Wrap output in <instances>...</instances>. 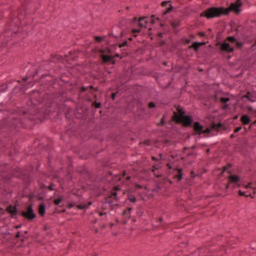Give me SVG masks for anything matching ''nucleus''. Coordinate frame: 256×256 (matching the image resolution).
<instances>
[{"label": "nucleus", "instance_id": "nucleus-1", "mask_svg": "<svg viewBox=\"0 0 256 256\" xmlns=\"http://www.w3.org/2000/svg\"><path fill=\"white\" fill-rule=\"evenodd\" d=\"M57 104L52 100H46L44 106L40 108H37L33 112L21 110L18 113L19 116H24L23 118L15 116L14 114H9L6 110H0V134L9 132L20 131V128L25 129L31 127L32 124L40 122L46 119L51 118L54 110L56 108Z\"/></svg>", "mask_w": 256, "mask_h": 256}, {"label": "nucleus", "instance_id": "nucleus-2", "mask_svg": "<svg viewBox=\"0 0 256 256\" xmlns=\"http://www.w3.org/2000/svg\"><path fill=\"white\" fill-rule=\"evenodd\" d=\"M90 106L84 103H78L74 110L73 122L78 123L84 130H88L94 128V122L90 116Z\"/></svg>", "mask_w": 256, "mask_h": 256}, {"label": "nucleus", "instance_id": "nucleus-3", "mask_svg": "<svg viewBox=\"0 0 256 256\" xmlns=\"http://www.w3.org/2000/svg\"><path fill=\"white\" fill-rule=\"evenodd\" d=\"M176 123L180 124L182 127L184 128H192V136H200L203 130L204 126L198 121L194 122V116L190 113L186 114V110H180L176 114Z\"/></svg>", "mask_w": 256, "mask_h": 256}, {"label": "nucleus", "instance_id": "nucleus-4", "mask_svg": "<svg viewBox=\"0 0 256 256\" xmlns=\"http://www.w3.org/2000/svg\"><path fill=\"white\" fill-rule=\"evenodd\" d=\"M224 30L218 31L216 37V46H218L221 52L230 54L234 52V48H240L242 44L237 42L234 36H228L224 40H222V34Z\"/></svg>", "mask_w": 256, "mask_h": 256}, {"label": "nucleus", "instance_id": "nucleus-5", "mask_svg": "<svg viewBox=\"0 0 256 256\" xmlns=\"http://www.w3.org/2000/svg\"><path fill=\"white\" fill-rule=\"evenodd\" d=\"M14 82L15 81H7L0 86V106H4L12 98V94L24 91L23 86H16Z\"/></svg>", "mask_w": 256, "mask_h": 256}, {"label": "nucleus", "instance_id": "nucleus-6", "mask_svg": "<svg viewBox=\"0 0 256 256\" xmlns=\"http://www.w3.org/2000/svg\"><path fill=\"white\" fill-rule=\"evenodd\" d=\"M40 90L42 92L48 90L52 91L56 89L58 91L64 90L63 84L60 83L56 77L50 74H42L39 81Z\"/></svg>", "mask_w": 256, "mask_h": 256}, {"label": "nucleus", "instance_id": "nucleus-7", "mask_svg": "<svg viewBox=\"0 0 256 256\" xmlns=\"http://www.w3.org/2000/svg\"><path fill=\"white\" fill-rule=\"evenodd\" d=\"M42 92L40 89L38 90H34L31 92L30 96H28V100L26 102L28 107L30 108V110L34 108L36 105L44 102L45 100L48 98V92L42 94Z\"/></svg>", "mask_w": 256, "mask_h": 256}, {"label": "nucleus", "instance_id": "nucleus-8", "mask_svg": "<svg viewBox=\"0 0 256 256\" xmlns=\"http://www.w3.org/2000/svg\"><path fill=\"white\" fill-rule=\"evenodd\" d=\"M24 70L27 71L28 72L26 75L22 78L23 83L26 85L30 86L33 81L36 80V79L34 78L39 71L38 69L35 68L33 66V64L30 62L27 66L24 67Z\"/></svg>", "mask_w": 256, "mask_h": 256}, {"label": "nucleus", "instance_id": "nucleus-9", "mask_svg": "<svg viewBox=\"0 0 256 256\" xmlns=\"http://www.w3.org/2000/svg\"><path fill=\"white\" fill-rule=\"evenodd\" d=\"M243 4L237 2H231L228 8L218 6L220 17L222 16H228L230 12H233L236 15L240 14Z\"/></svg>", "mask_w": 256, "mask_h": 256}, {"label": "nucleus", "instance_id": "nucleus-10", "mask_svg": "<svg viewBox=\"0 0 256 256\" xmlns=\"http://www.w3.org/2000/svg\"><path fill=\"white\" fill-rule=\"evenodd\" d=\"M200 17H205L207 19L220 17L218 6H211L200 14Z\"/></svg>", "mask_w": 256, "mask_h": 256}, {"label": "nucleus", "instance_id": "nucleus-11", "mask_svg": "<svg viewBox=\"0 0 256 256\" xmlns=\"http://www.w3.org/2000/svg\"><path fill=\"white\" fill-rule=\"evenodd\" d=\"M33 204L31 203L26 208V211L24 210L19 212V214L21 216L27 220L28 222H32L36 217L32 208Z\"/></svg>", "mask_w": 256, "mask_h": 256}, {"label": "nucleus", "instance_id": "nucleus-12", "mask_svg": "<svg viewBox=\"0 0 256 256\" xmlns=\"http://www.w3.org/2000/svg\"><path fill=\"white\" fill-rule=\"evenodd\" d=\"M150 112L148 109L143 108L137 110L135 116L140 120H147L150 116Z\"/></svg>", "mask_w": 256, "mask_h": 256}, {"label": "nucleus", "instance_id": "nucleus-13", "mask_svg": "<svg viewBox=\"0 0 256 256\" xmlns=\"http://www.w3.org/2000/svg\"><path fill=\"white\" fill-rule=\"evenodd\" d=\"M176 111H173L172 116H171L170 120L168 122V126L166 127L168 128H172L174 126L173 122H174L176 124H180L176 123V116L178 114L179 111L183 110H186L184 107L181 106L180 105H178L177 106H175Z\"/></svg>", "mask_w": 256, "mask_h": 256}, {"label": "nucleus", "instance_id": "nucleus-14", "mask_svg": "<svg viewBox=\"0 0 256 256\" xmlns=\"http://www.w3.org/2000/svg\"><path fill=\"white\" fill-rule=\"evenodd\" d=\"M17 206H18V204H15L14 206L10 204L6 208L5 212L10 214L12 218H17V215L18 212Z\"/></svg>", "mask_w": 256, "mask_h": 256}, {"label": "nucleus", "instance_id": "nucleus-15", "mask_svg": "<svg viewBox=\"0 0 256 256\" xmlns=\"http://www.w3.org/2000/svg\"><path fill=\"white\" fill-rule=\"evenodd\" d=\"M112 54L103 55L102 58L100 59L101 64H115L116 60Z\"/></svg>", "mask_w": 256, "mask_h": 256}, {"label": "nucleus", "instance_id": "nucleus-16", "mask_svg": "<svg viewBox=\"0 0 256 256\" xmlns=\"http://www.w3.org/2000/svg\"><path fill=\"white\" fill-rule=\"evenodd\" d=\"M228 173L230 174L226 178L228 180L230 181V182L232 184H238L240 181V177L239 175L232 174L231 170L228 171Z\"/></svg>", "mask_w": 256, "mask_h": 256}, {"label": "nucleus", "instance_id": "nucleus-17", "mask_svg": "<svg viewBox=\"0 0 256 256\" xmlns=\"http://www.w3.org/2000/svg\"><path fill=\"white\" fill-rule=\"evenodd\" d=\"M211 127L216 132L220 131V130H226V127L224 124L220 122L218 123H216L214 121L211 122Z\"/></svg>", "mask_w": 256, "mask_h": 256}, {"label": "nucleus", "instance_id": "nucleus-18", "mask_svg": "<svg viewBox=\"0 0 256 256\" xmlns=\"http://www.w3.org/2000/svg\"><path fill=\"white\" fill-rule=\"evenodd\" d=\"M60 80L65 84L64 85L63 84L64 88V86H73V84L70 82V78L65 73H64L62 74L61 77L60 78Z\"/></svg>", "mask_w": 256, "mask_h": 256}, {"label": "nucleus", "instance_id": "nucleus-19", "mask_svg": "<svg viewBox=\"0 0 256 256\" xmlns=\"http://www.w3.org/2000/svg\"><path fill=\"white\" fill-rule=\"evenodd\" d=\"M33 4L32 0H24L22 4L26 13H29L30 9L32 6Z\"/></svg>", "mask_w": 256, "mask_h": 256}, {"label": "nucleus", "instance_id": "nucleus-20", "mask_svg": "<svg viewBox=\"0 0 256 256\" xmlns=\"http://www.w3.org/2000/svg\"><path fill=\"white\" fill-rule=\"evenodd\" d=\"M46 205L44 202H42L38 206V210L40 216L44 217L46 214Z\"/></svg>", "mask_w": 256, "mask_h": 256}, {"label": "nucleus", "instance_id": "nucleus-21", "mask_svg": "<svg viewBox=\"0 0 256 256\" xmlns=\"http://www.w3.org/2000/svg\"><path fill=\"white\" fill-rule=\"evenodd\" d=\"M64 59L62 56L58 54H52L50 58V61L52 62L56 63L58 62H62Z\"/></svg>", "mask_w": 256, "mask_h": 256}, {"label": "nucleus", "instance_id": "nucleus-22", "mask_svg": "<svg viewBox=\"0 0 256 256\" xmlns=\"http://www.w3.org/2000/svg\"><path fill=\"white\" fill-rule=\"evenodd\" d=\"M173 170L174 171L178 172V174L175 175L174 178H176L178 182L180 181L183 178L182 168L177 167L176 168H174Z\"/></svg>", "mask_w": 256, "mask_h": 256}, {"label": "nucleus", "instance_id": "nucleus-23", "mask_svg": "<svg viewBox=\"0 0 256 256\" xmlns=\"http://www.w3.org/2000/svg\"><path fill=\"white\" fill-rule=\"evenodd\" d=\"M240 120L244 125L248 124L252 122L250 117L246 114L241 116Z\"/></svg>", "mask_w": 256, "mask_h": 256}, {"label": "nucleus", "instance_id": "nucleus-24", "mask_svg": "<svg viewBox=\"0 0 256 256\" xmlns=\"http://www.w3.org/2000/svg\"><path fill=\"white\" fill-rule=\"evenodd\" d=\"M30 177V174L28 173L25 172L23 171H22L16 176L17 178L20 179L23 181L26 180L27 178H29Z\"/></svg>", "mask_w": 256, "mask_h": 256}, {"label": "nucleus", "instance_id": "nucleus-25", "mask_svg": "<svg viewBox=\"0 0 256 256\" xmlns=\"http://www.w3.org/2000/svg\"><path fill=\"white\" fill-rule=\"evenodd\" d=\"M76 172L82 175L86 174L90 178V173L85 166H83L80 169L76 170Z\"/></svg>", "mask_w": 256, "mask_h": 256}, {"label": "nucleus", "instance_id": "nucleus-26", "mask_svg": "<svg viewBox=\"0 0 256 256\" xmlns=\"http://www.w3.org/2000/svg\"><path fill=\"white\" fill-rule=\"evenodd\" d=\"M199 48L200 46L197 41L192 42L191 45L188 46V49H192L195 52H198Z\"/></svg>", "mask_w": 256, "mask_h": 256}, {"label": "nucleus", "instance_id": "nucleus-27", "mask_svg": "<svg viewBox=\"0 0 256 256\" xmlns=\"http://www.w3.org/2000/svg\"><path fill=\"white\" fill-rule=\"evenodd\" d=\"M129 18H122V20L118 22V26L119 28H122V27L126 26L127 23L129 22Z\"/></svg>", "mask_w": 256, "mask_h": 256}, {"label": "nucleus", "instance_id": "nucleus-28", "mask_svg": "<svg viewBox=\"0 0 256 256\" xmlns=\"http://www.w3.org/2000/svg\"><path fill=\"white\" fill-rule=\"evenodd\" d=\"M252 94L250 92L248 91L246 94L242 96V99L246 98L248 101L253 102H254V100H252Z\"/></svg>", "mask_w": 256, "mask_h": 256}, {"label": "nucleus", "instance_id": "nucleus-29", "mask_svg": "<svg viewBox=\"0 0 256 256\" xmlns=\"http://www.w3.org/2000/svg\"><path fill=\"white\" fill-rule=\"evenodd\" d=\"M64 195H60L58 198H54L53 200V203L56 206H59L60 203L64 200Z\"/></svg>", "mask_w": 256, "mask_h": 256}, {"label": "nucleus", "instance_id": "nucleus-30", "mask_svg": "<svg viewBox=\"0 0 256 256\" xmlns=\"http://www.w3.org/2000/svg\"><path fill=\"white\" fill-rule=\"evenodd\" d=\"M174 6H172V4H169V6L168 8H166L165 10L162 13V16L164 17L166 15L172 12L174 10Z\"/></svg>", "mask_w": 256, "mask_h": 256}, {"label": "nucleus", "instance_id": "nucleus-31", "mask_svg": "<svg viewBox=\"0 0 256 256\" xmlns=\"http://www.w3.org/2000/svg\"><path fill=\"white\" fill-rule=\"evenodd\" d=\"M107 38V36H94V40L96 42L100 43L106 40V38Z\"/></svg>", "mask_w": 256, "mask_h": 256}, {"label": "nucleus", "instance_id": "nucleus-32", "mask_svg": "<svg viewBox=\"0 0 256 256\" xmlns=\"http://www.w3.org/2000/svg\"><path fill=\"white\" fill-rule=\"evenodd\" d=\"M130 30L129 28H126L124 29H123L120 34V37L121 38H122L124 36L126 35L127 34H130Z\"/></svg>", "mask_w": 256, "mask_h": 256}, {"label": "nucleus", "instance_id": "nucleus-33", "mask_svg": "<svg viewBox=\"0 0 256 256\" xmlns=\"http://www.w3.org/2000/svg\"><path fill=\"white\" fill-rule=\"evenodd\" d=\"M238 195L240 196H244V197H250L252 198H254V196H250V193H249L248 194H246V192H242L241 190H238Z\"/></svg>", "mask_w": 256, "mask_h": 256}, {"label": "nucleus", "instance_id": "nucleus-34", "mask_svg": "<svg viewBox=\"0 0 256 256\" xmlns=\"http://www.w3.org/2000/svg\"><path fill=\"white\" fill-rule=\"evenodd\" d=\"M135 104H136L138 110L144 108L143 106V102L139 98L135 100Z\"/></svg>", "mask_w": 256, "mask_h": 256}, {"label": "nucleus", "instance_id": "nucleus-35", "mask_svg": "<svg viewBox=\"0 0 256 256\" xmlns=\"http://www.w3.org/2000/svg\"><path fill=\"white\" fill-rule=\"evenodd\" d=\"M24 189L28 188L30 186L32 182L30 177L29 178H27L26 180H24Z\"/></svg>", "mask_w": 256, "mask_h": 256}, {"label": "nucleus", "instance_id": "nucleus-36", "mask_svg": "<svg viewBox=\"0 0 256 256\" xmlns=\"http://www.w3.org/2000/svg\"><path fill=\"white\" fill-rule=\"evenodd\" d=\"M238 33L239 32H236V33L233 36H234L236 38V39L237 40V42H240L242 44V46L240 48H236L237 49H238V50H242L243 48V46H244V42H242L240 40V38H239V36H238Z\"/></svg>", "mask_w": 256, "mask_h": 256}, {"label": "nucleus", "instance_id": "nucleus-37", "mask_svg": "<svg viewBox=\"0 0 256 256\" xmlns=\"http://www.w3.org/2000/svg\"><path fill=\"white\" fill-rule=\"evenodd\" d=\"M165 116H166V114H164L163 115L162 117L160 119V122L157 124V126H165V124H166Z\"/></svg>", "mask_w": 256, "mask_h": 256}, {"label": "nucleus", "instance_id": "nucleus-38", "mask_svg": "<svg viewBox=\"0 0 256 256\" xmlns=\"http://www.w3.org/2000/svg\"><path fill=\"white\" fill-rule=\"evenodd\" d=\"M230 100V98H228V97H221L220 98V102L222 104H226Z\"/></svg>", "mask_w": 256, "mask_h": 256}, {"label": "nucleus", "instance_id": "nucleus-39", "mask_svg": "<svg viewBox=\"0 0 256 256\" xmlns=\"http://www.w3.org/2000/svg\"><path fill=\"white\" fill-rule=\"evenodd\" d=\"M76 206L79 210H86L88 208V205L82 203L78 204Z\"/></svg>", "mask_w": 256, "mask_h": 256}, {"label": "nucleus", "instance_id": "nucleus-40", "mask_svg": "<svg viewBox=\"0 0 256 256\" xmlns=\"http://www.w3.org/2000/svg\"><path fill=\"white\" fill-rule=\"evenodd\" d=\"M128 200H129L130 202L135 203L136 202V197L132 194H129L128 196Z\"/></svg>", "mask_w": 256, "mask_h": 256}, {"label": "nucleus", "instance_id": "nucleus-41", "mask_svg": "<svg viewBox=\"0 0 256 256\" xmlns=\"http://www.w3.org/2000/svg\"><path fill=\"white\" fill-rule=\"evenodd\" d=\"M212 132V128L210 127H207L205 129L203 128V130L202 131V134H206L207 135L210 134Z\"/></svg>", "mask_w": 256, "mask_h": 256}, {"label": "nucleus", "instance_id": "nucleus-42", "mask_svg": "<svg viewBox=\"0 0 256 256\" xmlns=\"http://www.w3.org/2000/svg\"><path fill=\"white\" fill-rule=\"evenodd\" d=\"M155 182L156 187L155 188L151 190L152 192H158V190H160L162 188V187L160 186L159 182L158 181H156Z\"/></svg>", "mask_w": 256, "mask_h": 256}, {"label": "nucleus", "instance_id": "nucleus-43", "mask_svg": "<svg viewBox=\"0 0 256 256\" xmlns=\"http://www.w3.org/2000/svg\"><path fill=\"white\" fill-rule=\"evenodd\" d=\"M101 106L102 104L100 102H97L96 101H95L92 103L91 107H94L95 108H101Z\"/></svg>", "mask_w": 256, "mask_h": 256}, {"label": "nucleus", "instance_id": "nucleus-44", "mask_svg": "<svg viewBox=\"0 0 256 256\" xmlns=\"http://www.w3.org/2000/svg\"><path fill=\"white\" fill-rule=\"evenodd\" d=\"M160 168H161L160 166H158V164H156L152 166V169L149 168L148 170H145L144 171L146 172V171L151 170L152 172H154L156 170H159Z\"/></svg>", "mask_w": 256, "mask_h": 256}, {"label": "nucleus", "instance_id": "nucleus-45", "mask_svg": "<svg viewBox=\"0 0 256 256\" xmlns=\"http://www.w3.org/2000/svg\"><path fill=\"white\" fill-rule=\"evenodd\" d=\"M96 50H97L98 52L100 54V59L102 58V56L103 55L106 54V51H105V49L104 48H102L98 49Z\"/></svg>", "mask_w": 256, "mask_h": 256}, {"label": "nucleus", "instance_id": "nucleus-46", "mask_svg": "<svg viewBox=\"0 0 256 256\" xmlns=\"http://www.w3.org/2000/svg\"><path fill=\"white\" fill-rule=\"evenodd\" d=\"M138 22V18L136 16L134 17L132 19L129 20V23L132 24L134 26H135L136 24H137Z\"/></svg>", "mask_w": 256, "mask_h": 256}, {"label": "nucleus", "instance_id": "nucleus-47", "mask_svg": "<svg viewBox=\"0 0 256 256\" xmlns=\"http://www.w3.org/2000/svg\"><path fill=\"white\" fill-rule=\"evenodd\" d=\"M170 24L173 29H175L177 27H178L180 25V20H179L178 22H170Z\"/></svg>", "mask_w": 256, "mask_h": 256}, {"label": "nucleus", "instance_id": "nucleus-48", "mask_svg": "<svg viewBox=\"0 0 256 256\" xmlns=\"http://www.w3.org/2000/svg\"><path fill=\"white\" fill-rule=\"evenodd\" d=\"M136 191L135 189L133 188H128L127 190L123 192V194H130Z\"/></svg>", "mask_w": 256, "mask_h": 256}, {"label": "nucleus", "instance_id": "nucleus-49", "mask_svg": "<svg viewBox=\"0 0 256 256\" xmlns=\"http://www.w3.org/2000/svg\"><path fill=\"white\" fill-rule=\"evenodd\" d=\"M180 42H182L184 44H188L190 42V40L188 39V38H186V37H183L180 39Z\"/></svg>", "mask_w": 256, "mask_h": 256}, {"label": "nucleus", "instance_id": "nucleus-50", "mask_svg": "<svg viewBox=\"0 0 256 256\" xmlns=\"http://www.w3.org/2000/svg\"><path fill=\"white\" fill-rule=\"evenodd\" d=\"M246 28L244 26H242V25H238L236 28H235L234 31L238 32H240V31H242Z\"/></svg>", "mask_w": 256, "mask_h": 256}, {"label": "nucleus", "instance_id": "nucleus-51", "mask_svg": "<svg viewBox=\"0 0 256 256\" xmlns=\"http://www.w3.org/2000/svg\"><path fill=\"white\" fill-rule=\"evenodd\" d=\"M158 44L160 47H162L164 46H168V44L166 42V40L162 39L160 40V42L158 43Z\"/></svg>", "mask_w": 256, "mask_h": 256}, {"label": "nucleus", "instance_id": "nucleus-52", "mask_svg": "<svg viewBox=\"0 0 256 256\" xmlns=\"http://www.w3.org/2000/svg\"><path fill=\"white\" fill-rule=\"evenodd\" d=\"M196 35L202 38H208V35L206 34V32H198L196 33Z\"/></svg>", "mask_w": 256, "mask_h": 256}, {"label": "nucleus", "instance_id": "nucleus-53", "mask_svg": "<svg viewBox=\"0 0 256 256\" xmlns=\"http://www.w3.org/2000/svg\"><path fill=\"white\" fill-rule=\"evenodd\" d=\"M108 198H113L115 200H118V193L116 192H112Z\"/></svg>", "mask_w": 256, "mask_h": 256}, {"label": "nucleus", "instance_id": "nucleus-54", "mask_svg": "<svg viewBox=\"0 0 256 256\" xmlns=\"http://www.w3.org/2000/svg\"><path fill=\"white\" fill-rule=\"evenodd\" d=\"M66 212V210L64 208L62 210H59L58 208H55V211L52 212V214H54L55 213L62 214Z\"/></svg>", "mask_w": 256, "mask_h": 256}, {"label": "nucleus", "instance_id": "nucleus-55", "mask_svg": "<svg viewBox=\"0 0 256 256\" xmlns=\"http://www.w3.org/2000/svg\"><path fill=\"white\" fill-rule=\"evenodd\" d=\"M38 184L40 185V189L41 190H47V186L44 183L38 182Z\"/></svg>", "mask_w": 256, "mask_h": 256}, {"label": "nucleus", "instance_id": "nucleus-56", "mask_svg": "<svg viewBox=\"0 0 256 256\" xmlns=\"http://www.w3.org/2000/svg\"><path fill=\"white\" fill-rule=\"evenodd\" d=\"M26 13L24 11V14H23L22 13H19L18 14V20H21L25 18V16Z\"/></svg>", "mask_w": 256, "mask_h": 256}, {"label": "nucleus", "instance_id": "nucleus-57", "mask_svg": "<svg viewBox=\"0 0 256 256\" xmlns=\"http://www.w3.org/2000/svg\"><path fill=\"white\" fill-rule=\"evenodd\" d=\"M128 56V54H126L124 56H121V54H119L116 53L113 56H114V59H115L116 58H118L120 59H122L123 57L126 56Z\"/></svg>", "mask_w": 256, "mask_h": 256}, {"label": "nucleus", "instance_id": "nucleus-58", "mask_svg": "<svg viewBox=\"0 0 256 256\" xmlns=\"http://www.w3.org/2000/svg\"><path fill=\"white\" fill-rule=\"evenodd\" d=\"M106 53V54H112V50L110 47H106L104 48Z\"/></svg>", "mask_w": 256, "mask_h": 256}, {"label": "nucleus", "instance_id": "nucleus-59", "mask_svg": "<svg viewBox=\"0 0 256 256\" xmlns=\"http://www.w3.org/2000/svg\"><path fill=\"white\" fill-rule=\"evenodd\" d=\"M119 92L118 90L116 92H112L110 94V98L112 100H116V98Z\"/></svg>", "mask_w": 256, "mask_h": 256}, {"label": "nucleus", "instance_id": "nucleus-60", "mask_svg": "<svg viewBox=\"0 0 256 256\" xmlns=\"http://www.w3.org/2000/svg\"><path fill=\"white\" fill-rule=\"evenodd\" d=\"M156 107V104L154 102H150L148 104V108H155Z\"/></svg>", "mask_w": 256, "mask_h": 256}, {"label": "nucleus", "instance_id": "nucleus-61", "mask_svg": "<svg viewBox=\"0 0 256 256\" xmlns=\"http://www.w3.org/2000/svg\"><path fill=\"white\" fill-rule=\"evenodd\" d=\"M22 238L20 240V241H21V244L18 246V247H22V246H23V244H24V240L25 239H28V236H24V235H22Z\"/></svg>", "mask_w": 256, "mask_h": 256}, {"label": "nucleus", "instance_id": "nucleus-62", "mask_svg": "<svg viewBox=\"0 0 256 256\" xmlns=\"http://www.w3.org/2000/svg\"><path fill=\"white\" fill-rule=\"evenodd\" d=\"M54 186H55V184H54V182H51L50 183L49 186H47V190H49L50 191L54 190V188H53V187Z\"/></svg>", "mask_w": 256, "mask_h": 256}, {"label": "nucleus", "instance_id": "nucleus-63", "mask_svg": "<svg viewBox=\"0 0 256 256\" xmlns=\"http://www.w3.org/2000/svg\"><path fill=\"white\" fill-rule=\"evenodd\" d=\"M136 26H138V28H140V30L142 28H146V26L144 25V24L141 22L138 21V22H137Z\"/></svg>", "mask_w": 256, "mask_h": 256}, {"label": "nucleus", "instance_id": "nucleus-64", "mask_svg": "<svg viewBox=\"0 0 256 256\" xmlns=\"http://www.w3.org/2000/svg\"><path fill=\"white\" fill-rule=\"evenodd\" d=\"M8 174L10 175V176L12 178H16V176L18 175V173L16 172H14L12 170L8 173Z\"/></svg>", "mask_w": 256, "mask_h": 256}]
</instances>
